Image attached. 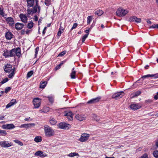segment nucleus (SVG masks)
Returning a JSON list of instances; mask_svg holds the SVG:
<instances>
[{
  "label": "nucleus",
  "mask_w": 158,
  "mask_h": 158,
  "mask_svg": "<svg viewBox=\"0 0 158 158\" xmlns=\"http://www.w3.org/2000/svg\"><path fill=\"white\" fill-rule=\"evenodd\" d=\"M61 33L62 32L61 31L59 30L57 33V35L59 36H60L61 34Z\"/></svg>",
  "instance_id": "nucleus-56"
},
{
  "label": "nucleus",
  "mask_w": 158,
  "mask_h": 158,
  "mask_svg": "<svg viewBox=\"0 0 158 158\" xmlns=\"http://www.w3.org/2000/svg\"><path fill=\"white\" fill-rule=\"evenodd\" d=\"M34 20L35 21H38V17L37 15H35L34 16Z\"/></svg>",
  "instance_id": "nucleus-59"
},
{
  "label": "nucleus",
  "mask_w": 158,
  "mask_h": 158,
  "mask_svg": "<svg viewBox=\"0 0 158 158\" xmlns=\"http://www.w3.org/2000/svg\"><path fill=\"white\" fill-rule=\"evenodd\" d=\"M130 107L131 109L134 110L139 109L141 107V106L139 105L138 104H131Z\"/></svg>",
  "instance_id": "nucleus-20"
},
{
  "label": "nucleus",
  "mask_w": 158,
  "mask_h": 158,
  "mask_svg": "<svg viewBox=\"0 0 158 158\" xmlns=\"http://www.w3.org/2000/svg\"><path fill=\"white\" fill-rule=\"evenodd\" d=\"M27 2V10L28 9H32V8H30V7L34 6V5L35 4L34 0H26Z\"/></svg>",
  "instance_id": "nucleus-14"
},
{
  "label": "nucleus",
  "mask_w": 158,
  "mask_h": 158,
  "mask_svg": "<svg viewBox=\"0 0 158 158\" xmlns=\"http://www.w3.org/2000/svg\"><path fill=\"white\" fill-rule=\"evenodd\" d=\"M10 102L13 105L16 102V99H12Z\"/></svg>",
  "instance_id": "nucleus-54"
},
{
  "label": "nucleus",
  "mask_w": 158,
  "mask_h": 158,
  "mask_svg": "<svg viewBox=\"0 0 158 158\" xmlns=\"http://www.w3.org/2000/svg\"><path fill=\"white\" fill-rule=\"evenodd\" d=\"M13 35L10 31L7 32L5 34V37L6 39L10 40L12 38Z\"/></svg>",
  "instance_id": "nucleus-23"
},
{
  "label": "nucleus",
  "mask_w": 158,
  "mask_h": 158,
  "mask_svg": "<svg viewBox=\"0 0 158 158\" xmlns=\"http://www.w3.org/2000/svg\"><path fill=\"white\" fill-rule=\"evenodd\" d=\"M33 23L31 22L27 24V27L29 29L31 28L33 26Z\"/></svg>",
  "instance_id": "nucleus-37"
},
{
  "label": "nucleus",
  "mask_w": 158,
  "mask_h": 158,
  "mask_svg": "<svg viewBox=\"0 0 158 158\" xmlns=\"http://www.w3.org/2000/svg\"><path fill=\"white\" fill-rule=\"evenodd\" d=\"M6 21L7 23L10 25L11 26H13L14 24V21L13 19L10 17L7 18L6 19Z\"/></svg>",
  "instance_id": "nucleus-21"
},
{
  "label": "nucleus",
  "mask_w": 158,
  "mask_h": 158,
  "mask_svg": "<svg viewBox=\"0 0 158 158\" xmlns=\"http://www.w3.org/2000/svg\"><path fill=\"white\" fill-rule=\"evenodd\" d=\"M34 140L36 143L40 142L42 140V138L41 136H37L35 137Z\"/></svg>",
  "instance_id": "nucleus-27"
},
{
  "label": "nucleus",
  "mask_w": 158,
  "mask_h": 158,
  "mask_svg": "<svg viewBox=\"0 0 158 158\" xmlns=\"http://www.w3.org/2000/svg\"><path fill=\"white\" fill-rule=\"evenodd\" d=\"M101 99L100 97H98L95 98H94L91 99L87 102L88 104H94L98 102Z\"/></svg>",
  "instance_id": "nucleus-13"
},
{
  "label": "nucleus",
  "mask_w": 158,
  "mask_h": 158,
  "mask_svg": "<svg viewBox=\"0 0 158 158\" xmlns=\"http://www.w3.org/2000/svg\"><path fill=\"white\" fill-rule=\"evenodd\" d=\"M39 47H37L35 49V57H36L37 56V54L38 52L39 51Z\"/></svg>",
  "instance_id": "nucleus-47"
},
{
  "label": "nucleus",
  "mask_w": 158,
  "mask_h": 158,
  "mask_svg": "<svg viewBox=\"0 0 158 158\" xmlns=\"http://www.w3.org/2000/svg\"><path fill=\"white\" fill-rule=\"evenodd\" d=\"M60 66H61L60 65V64H59L56 67V70H58V69H59L60 68Z\"/></svg>",
  "instance_id": "nucleus-58"
},
{
  "label": "nucleus",
  "mask_w": 158,
  "mask_h": 158,
  "mask_svg": "<svg viewBox=\"0 0 158 158\" xmlns=\"http://www.w3.org/2000/svg\"><path fill=\"white\" fill-rule=\"evenodd\" d=\"M11 89V88L10 87H7L5 89V92L6 93H7Z\"/></svg>",
  "instance_id": "nucleus-44"
},
{
  "label": "nucleus",
  "mask_w": 158,
  "mask_h": 158,
  "mask_svg": "<svg viewBox=\"0 0 158 158\" xmlns=\"http://www.w3.org/2000/svg\"><path fill=\"white\" fill-rule=\"evenodd\" d=\"M15 68H14V69L13 70H12L11 72V73H10L8 75V77L9 78H12L14 75L15 73Z\"/></svg>",
  "instance_id": "nucleus-32"
},
{
  "label": "nucleus",
  "mask_w": 158,
  "mask_h": 158,
  "mask_svg": "<svg viewBox=\"0 0 158 158\" xmlns=\"http://www.w3.org/2000/svg\"><path fill=\"white\" fill-rule=\"evenodd\" d=\"M44 127V133L46 136L51 137L54 135V131L49 126L45 125Z\"/></svg>",
  "instance_id": "nucleus-3"
},
{
  "label": "nucleus",
  "mask_w": 158,
  "mask_h": 158,
  "mask_svg": "<svg viewBox=\"0 0 158 158\" xmlns=\"http://www.w3.org/2000/svg\"><path fill=\"white\" fill-rule=\"evenodd\" d=\"M89 136V134H82L81 135V137L79 139V140L81 142H84L88 139Z\"/></svg>",
  "instance_id": "nucleus-11"
},
{
  "label": "nucleus",
  "mask_w": 158,
  "mask_h": 158,
  "mask_svg": "<svg viewBox=\"0 0 158 158\" xmlns=\"http://www.w3.org/2000/svg\"><path fill=\"white\" fill-rule=\"evenodd\" d=\"M24 25L23 23H17L15 24V28L17 30L21 29L24 27Z\"/></svg>",
  "instance_id": "nucleus-22"
},
{
  "label": "nucleus",
  "mask_w": 158,
  "mask_h": 158,
  "mask_svg": "<svg viewBox=\"0 0 158 158\" xmlns=\"http://www.w3.org/2000/svg\"><path fill=\"white\" fill-rule=\"evenodd\" d=\"M79 154L77 152H71L67 155V156L70 157H73L75 156H79Z\"/></svg>",
  "instance_id": "nucleus-28"
},
{
  "label": "nucleus",
  "mask_w": 158,
  "mask_h": 158,
  "mask_svg": "<svg viewBox=\"0 0 158 158\" xmlns=\"http://www.w3.org/2000/svg\"><path fill=\"white\" fill-rule=\"evenodd\" d=\"M30 31H31V30H27L26 31V34H29V33L30 32Z\"/></svg>",
  "instance_id": "nucleus-63"
},
{
  "label": "nucleus",
  "mask_w": 158,
  "mask_h": 158,
  "mask_svg": "<svg viewBox=\"0 0 158 158\" xmlns=\"http://www.w3.org/2000/svg\"><path fill=\"white\" fill-rule=\"evenodd\" d=\"M33 72L32 71H30L27 74V77L28 78L30 77L33 74Z\"/></svg>",
  "instance_id": "nucleus-41"
},
{
  "label": "nucleus",
  "mask_w": 158,
  "mask_h": 158,
  "mask_svg": "<svg viewBox=\"0 0 158 158\" xmlns=\"http://www.w3.org/2000/svg\"><path fill=\"white\" fill-rule=\"evenodd\" d=\"M50 122L52 125H54L56 123L57 121L55 120L54 118H52L50 120Z\"/></svg>",
  "instance_id": "nucleus-33"
},
{
  "label": "nucleus",
  "mask_w": 158,
  "mask_h": 158,
  "mask_svg": "<svg viewBox=\"0 0 158 158\" xmlns=\"http://www.w3.org/2000/svg\"><path fill=\"white\" fill-rule=\"evenodd\" d=\"M47 84L46 81H44L42 83H40V88L44 89V88Z\"/></svg>",
  "instance_id": "nucleus-30"
},
{
  "label": "nucleus",
  "mask_w": 158,
  "mask_h": 158,
  "mask_svg": "<svg viewBox=\"0 0 158 158\" xmlns=\"http://www.w3.org/2000/svg\"><path fill=\"white\" fill-rule=\"evenodd\" d=\"M35 4L32 7V9H28L27 10L28 14L29 15H32L33 14L36 13L37 12L38 14H39L40 10L41 7L39 5V0H35Z\"/></svg>",
  "instance_id": "nucleus-1"
},
{
  "label": "nucleus",
  "mask_w": 158,
  "mask_h": 158,
  "mask_svg": "<svg viewBox=\"0 0 158 158\" xmlns=\"http://www.w3.org/2000/svg\"><path fill=\"white\" fill-rule=\"evenodd\" d=\"M46 29H47V27H45L43 31H42V33H43V34H44L45 33V30H46Z\"/></svg>",
  "instance_id": "nucleus-61"
},
{
  "label": "nucleus",
  "mask_w": 158,
  "mask_h": 158,
  "mask_svg": "<svg viewBox=\"0 0 158 158\" xmlns=\"http://www.w3.org/2000/svg\"><path fill=\"white\" fill-rule=\"evenodd\" d=\"M139 158H148V155L147 153H145Z\"/></svg>",
  "instance_id": "nucleus-49"
},
{
  "label": "nucleus",
  "mask_w": 158,
  "mask_h": 158,
  "mask_svg": "<svg viewBox=\"0 0 158 158\" xmlns=\"http://www.w3.org/2000/svg\"><path fill=\"white\" fill-rule=\"evenodd\" d=\"M0 145L3 148H8L12 145L11 142H9L8 141H3L0 142Z\"/></svg>",
  "instance_id": "nucleus-10"
},
{
  "label": "nucleus",
  "mask_w": 158,
  "mask_h": 158,
  "mask_svg": "<svg viewBox=\"0 0 158 158\" xmlns=\"http://www.w3.org/2000/svg\"><path fill=\"white\" fill-rule=\"evenodd\" d=\"M14 141L15 143H18L19 145L21 146H22L23 145V143L18 140L16 139L14 140Z\"/></svg>",
  "instance_id": "nucleus-39"
},
{
  "label": "nucleus",
  "mask_w": 158,
  "mask_h": 158,
  "mask_svg": "<svg viewBox=\"0 0 158 158\" xmlns=\"http://www.w3.org/2000/svg\"><path fill=\"white\" fill-rule=\"evenodd\" d=\"M48 100L50 102H53V99L52 97H48Z\"/></svg>",
  "instance_id": "nucleus-53"
},
{
  "label": "nucleus",
  "mask_w": 158,
  "mask_h": 158,
  "mask_svg": "<svg viewBox=\"0 0 158 158\" xmlns=\"http://www.w3.org/2000/svg\"><path fill=\"white\" fill-rule=\"evenodd\" d=\"M141 93V92L140 91H136L132 94L133 96L132 97V98H134L135 97H136L140 95Z\"/></svg>",
  "instance_id": "nucleus-25"
},
{
  "label": "nucleus",
  "mask_w": 158,
  "mask_h": 158,
  "mask_svg": "<svg viewBox=\"0 0 158 158\" xmlns=\"http://www.w3.org/2000/svg\"><path fill=\"white\" fill-rule=\"evenodd\" d=\"M135 22L137 23H140L141 22V19L140 18H138L136 17Z\"/></svg>",
  "instance_id": "nucleus-50"
},
{
  "label": "nucleus",
  "mask_w": 158,
  "mask_h": 158,
  "mask_svg": "<svg viewBox=\"0 0 158 158\" xmlns=\"http://www.w3.org/2000/svg\"><path fill=\"white\" fill-rule=\"evenodd\" d=\"M8 80L9 79L7 78H6L4 79L3 80L0 82V84L2 85L7 82L8 81Z\"/></svg>",
  "instance_id": "nucleus-43"
},
{
  "label": "nucleus",
  "mask_w": 158,
  "mask_h": 158,
  "mask_svg": "<svg viewBox=\"0 0 158 158\" xmlns=\"http://www.w3.org/2000/svg\"><path fill=\"white\" fill-rule=\"evenodd\" d=\"M3 8L2 6H0V15H3Z\"/></svg>",
  "instance_id": "nucleus-45"
},
{
  "label": "nucleus",
  "mask_w": 158,
  "mask_h": 158,
  "mask_svg": "<svg viewBox=\"0 0 158 158\" xmlns=\"http://www.w3.org/2000/svg\"><path fill=\"white\" fill-rule=\"evenodd\" d=\"M124 95V93L123 91L117 92L113 94L112 96V98L116 100L119 99L121 98Z\"/></svg>",
  "instance_id": "nucleus-6"
},
{
  "label": "nucleus",
  "mask_w": 158,
  "mask_h": 158,
  "mask_svg": "<svg viewBox=\"0 0 158 158\" xmlns=\"http://www.w3.org/2000/svg\"><path fill=\"white\" fill-rule=\"evenodd\" d=\"M13 105L11 103V102H10L7 105H6V108H8L10 107L11 106H12Z\"/></svg>",
  "instance_id": "nucleus-51"
},
{
  "label": "nucleus",
  "mask_w": 158,
  "mask_h": 158,
  "mask_svg": "<svg viewBox=\"0 0 158 158\" xmlns=\"http://www.w3.org/2000/svg\"><path fill=\"white\" fill-rule=\"evenodd\" d=\"M128 13V11L127 10L119 8L116 11V14L118 16L123 17L125 16Z\"/></svg>",
  "instance_id": "nucleus-4"
},
{
  "label": "nucleus",
  "mask_w": 158,
  "mask_h": 158,
  "mask_svg": "<svg viewBox=\"0 0 158 158\" xmlns=\"http://www.w3.org/2000/svg\"><path fill=\"white\" fill-rule=\"evenodd\" d=\"M92 16H89L87 17V24H89L91 21L92 20Z\"/></svg>",
  "instance_id": "nucleus-34"
},
{
  "label": "nucleus",
  "mask_w": 158,
  "mask_h": 158,
  "mask_svg": "<svg viewBox=\"0 0 158 158\" xmlns=\"http://www.w3.org/2000/svg\"><path fill=\"white\" fill-rule=\"evenodd\" d=\"M6 134L7 133L6 131L0 130V135L3 136H5L6 135Z\"/></svg>",
  "instance_id": "nucleus-35"
},
{
  "label": "nucleus",
  "mask_w": 158,
  "mask_h": 158,
  "mask_svg": "<svg viewBox=\"0 0 158 158\" xmlns=\"http://www.w3.org/2000/svg\"><path fill=\"white\" fill-rule=\"evenodd\" d=\"M74 69V68L72 69V72L70 75L71 78L72 79H75L76 78L75 75L76 71Z\"/></svg>",
  "instance_id": "nucleus-24"
},
{
  "label": "nucleus",
  "mask_w": 158,
  "mask_h": 158,
  "mask_svg": "<svg viewBox=\"0 0 158 158\" xmlns=\"http://www.w3.org/2000/svg\"><path fill=\"white\" fill-rule=\"evenodd\" d=\"M4 92L2 91H0V97L2 96V95L4 94Z\"/></svg>",
  "instance_id": "nucleus-62"
},
{
  "label": "nucleus",
  "mask_w": 158,
  "mask_h": 158,
  "mask_svg": "<svg viewBox=\"0 0 158 158\" xmlns=\"http://www.w3.org/2000/svg\"><path fill=\"white\" fill-rule=\"evenodd\" d=\"M4 70L5 72L10 73L14 69L11 64H7L4 66Z\"/></svg>",
  "instance_id": "nucleus-9"
},
{
  "label": "nucleus",
  "mask_w": 158,
  "mask_h": 158,
  "mask_svg": "<svg viewBox=\"0 0 158 158\" xmlns=\"http://www.w3.org/2000/svg\"><path fill=\"white\" fill-rule=\"evenodd\" d=\"M93 117L95 120L97 122L99 121L100 120L99 117L95 114H93Z\"/></svg>",
  "instance_id": "nucleus-36"
},
{
  "label": "nucleus",
  "mask_w": 158,
  "mask_h": 158,
  "mask_svg": "<svg viewBox=\"0 0 158 158\" xmlns=\"http://www.w3.org/2000/svg\"><path fill=\"white\" fill-rule=\"evenodd\" d=\"M25 31L24 30H22L21 31V35H24L25 34Z\"/></svg>",
  "instance_id": "nucleus-60"
},
{
  "label": "nucleus",
  "mask_w": 158,
  "mask_h": 158,
  "mask_svg": "<svg viewBox=\"0 0 158 158\" xmlns=\"http://www.w3.org/2000/svg\"><path fill=\"white\" fill-rule=\"evenodd\" d=\"M153 155L154 157L156 158H158V151L155 150L153 153Z\"/></svg>",
  "instance_id": "nucleus-38"
},
{
  "label": "nucleus",
  "mask_w": 158,
  "mask_h": 158,
  "mask_svg": "<svg viewBox=\"0 0 158 158\" xmlns=\"http://www.w3.org/2000/svg\"><path fill=\"white\" fill-rule=\"evenodd\" d=\"M35 156H39L41 157H44L47 156V155L45 154H44L43 152L40 151H39L36 152L34 154Z\"/></svg>",
  "instance_id": "nucleus-19"
},
{
  "label": "nucleus",
  "mask_w": 158,
  "mask_h": 158,
  "mask_svg": "<svg viewBox=\"0 0 158 158\" xmlns=\"http://www.w3.org/2000/svg\"><path fill=\"white\" fill-rule=\"evenodd\" d=\"M9 57H15L16 56L18 58H19L21 56V49L18 47L16 48H13L10 50Z\"/></svg>",
  "instance_id": "nucleus-2"
},
{
  "label": "nucleus",
  "mask_w": 158,
  "mask_h": 158,
  "mask_svg": "<svg viewBox=\"0 0 158 158\" xmlns=\"http://www.w3.org/2000/svg\"><path fill=\"white\" fill-rule=\"evenodd\" d=\"M19 17L21 21L24 23H27V17L25 15L23 14H20L19 15Z\"/></svg>",
  "instance_id": "nucleus-16"
},
{
  "label": "nucleus",
  "mask_w": 158,
  "mask_h": 158,
  "mask_svg": "<svg viewBox=\"0 0 158 158\" xmlns=\"http://www.w3.org/2000/svg\"><path fill=\"white\" fill-rule=\"evenodd\" d=\"M64 115L66 116L69 120H72L73 119V114L71 111L68 112H65Z\"/></svg>",
  "instance_id": "nucleus-17"
},
{
  "label": "nucleus",
  "mask_w": 158,
  "mask_h": 158,
  "mask_svg": "<svg viewBox=\"0 0 158 158\" xmlns=\"http://www.w3.org/2000/svg\"><path fill=\"white\" fill-rule=\"evenodd\" d=\"M44 3L47 6H49L51 4V0H45Z\"/></svg>",
  "instance_id": "nucleus-42"
},
{
  "label": "nucleus",
  "mask_w": 158,
  "mask_h": 158,
  "mask_svg": "<svg viewBox=\"0 0 158 158\" xmlns=\"http://www.w3.org/2000/svg\"><path fill=\"white\" fill-rule=\"evenodd\" d=\"M33 103L34 104L35 108H37L40 105L41 101L40 99L38 98H36L34 99Z\"/></svg>",
  "instance_id": "nucleus-8"
},
{
  "label": "nucleus",
  "mask_w": 158,
  "mask_h": 158,
  "mask_svg": "<svg viewBox=\"0 0 158 158\" xmlns=\"http://www.w3.org/2000/svg\"><path fill=\"white\" fill-rule=\"evenodd\" d=\"M15 127V126L13 124H5L2 126V128L5 129H11Z\"/></svg>",
  "instance_id": "nucleus-15"
},
{
  "label": "nucleus",
  "mask_w": 158,
  "mask_h": 158,
  "mask_svg": "<svg viewBox=\"0 0 158 158\" xmlns=\"http://www.w3.org/2000/svg\"><path fill=\"white\" fill-rule=\"evenodd\" d=\"M10 51H9L7 50H5L4 51V53H3V55L5 58L9 57V54H10Z\"/></svg>",
  "instance_id": "nucleus-26"
},
{
  "label": "nucleus",
  "mask_w": 158,
  "mask_h": 158,
  "mask_svg": "<svg viewBox=\"0 0 158 158\" xmlns=\"http://www.w3.org/2000/svg\"><path fill=\"white\" fill-rule=\"evenodd\" d=\"M150 77H154V78H158V73H156L154 74H148L143 76L141 78H140L139 80L137 81L136 82V83L139 82H140L141 83H142V82L143 81V80H142V79H143L145 78Z\"/></svg>",
  "instance_id": "nucleus-5"
},
{
  "label": "nucleus",
  "mask_w": 158,
  "mask_h": 158,
  "mask_svg": "<svg viewBox=\"0 0 158 158\" xmlns=\"http://www.w3.org/2000/svg\"><path fill=\"white\" fill-rule=\"evenodd\" d=\"M158 24H154L152 26L150 27V28H157Z\"/></svg>",
  "instance_id": "nucleus-52"
},
{
  "label": "nucleus",
  "mask_w": 158,
  "mask_h": 158,
  "mask_svg": "<svg viewBox=\"0 0 158 158\" xmlns=\"http://www.w3.org/2000/svg\"><path fill=\"white\" fill-rule=\"evenodd\" d=\"M103 13V12L102 10H98L95 12V14L98 16L101 15Z\"/></svg>",
  "instance_id": "nucleus-29"
},
{
  "label": "nucleus",
  "mask_w": 158,
  "mask_h": 158,
  "mask_svg": "<svg viewBox=\"0 0 158 158\" xmlns=\"http://www.w3.org/2000/svg\"><path fill=\"white\" fill-rule=\"evenodd\" d=\"M89 35V34H86L82 38V42L83 43L85 41V39L87 38Z\"/></svg>",
  "instance_id": "nucleus-40"
},
{
  "label": "nucleus",
  "mask_w": 158,
  "mask_h": 158,
  "mask_svg": "<svg viewBox=\"0 0 158 158\" xmlns=\"http://www.w3.org/2000/svg\"><path fill=\"white\" fill-rule=\"evenodd\" d=\"M77 26V24L76 23H75L73 24L72 28L71 29V30H72L73 29L76 28Z\"/></svg>",
  "instance_id": "nucleus-48"
},
{
  "label": "nucleus",
  "mask_w": 158,
  "mask_h": 158,
  "mask_svg": "<svg viewBox=\"0 0 158 158\" xmlns=\"http://www.w3.org/2000/svg\"><path fill=\"white\" fill-rule=\"evenodd\" d=\"M154 98L155 100L158 99V92L157 93V94L154 96Z\"/></svg>",
  "instance_id": "nucleus-55"
},
{
  "label": "nucleus",
  "mask_w": 158,
  "mask_h": 158,
  "mask_svg": "<svg viewBox=\"0 0 158 158\" xmlns=\"http://www.w3.org/2000/svg\"><path fill=\"white\" fill-rule=\"evenodd\" d=\"M42 19H43V18L42 17H40V18L39 20V22H38L39 25L40 23H42Z\"/></svg>",
  "instance_id": "nucleus-57"
},
{
  "label": "nucleus",
  "mask_w": 158,
  "mask_h": 158,
  "mask_svg": "<svg viewBox=\"0 0 158 158\" xmlns=\"http://www.w3.org/2000/svg\"><path fill=\"white\" fill-rule=\"evenodd\" d=\"M76 118L80 121H82L85 119L86 117L84 115L77 114L75 116Z\"/></svg>",
  "instance_id": "nucleus-18"
},
{
  "label": "nucleus",
  "mask_w": 158,
  "mask_h": 158,
  "mask_svg": "<svg viewBox=\"0 0 158 158\" xmlns=\"http://www.w3.org/2000/svg\"><path fill=\"white\" fill-rule=\"evenodd\" d=\"M66 51H63L61 52H60L59 55V56H64L66 53Z\"/></svg>",
  "instance_id": "nucleus-46"
},
{
  "label": "nucleus",
  "mask_w": 158,
  "mask_h": 158,
  "mask_svg": "<svg viewBox=\"0 0 158 158\" xmlns=\"http://www.w3.org/2000/svg\"><path fill=\"white\" fill-rule=\"evenodd\" d=\"M105 158H116L114 157H108V156H106Z\"/></svg>",
  "instance_id": "nucleus-64"
},
{
  "label": "nucleus",
  "mask_w": 158,
  "mask_h": 158,
  "mask_svg": "<svg viewBox=\"0 0 158 158\" xmlns=\"http://www.w3.org/2000/svg\"><path fill=\"white\" fill-rule=\"evenodd\" d=\"M35 125L34 123H30L23 124L19 126V127L21 128H25L27 129L29 128H31V127H33Z\"/></svg>",
  "instance_id": "nucleus-12"
},
{
  "label": "nucleus",
  "mask_w": 158,
  "mask_h": 158,
  "mask_svg": "<svg viewBox=\"0 0 158 158\" xmlns=\"http://www.w3.org/2000/svg\"><path fill=\"white\" fill-rule=\"evenodd\" d=\"M57 126L59 128L64 129H68L71 127L70 125L64 123H60Z\"/></svg>",
  "instance_id": "nucleus-7"
},
{
  "label": "nucleus",
  "mask_w": 158,
  "mask_h": 158,
  "mask_svg": "<svg viewBox=\"0 0 158 158\" xmlns=\"http://www.w3.org/2000/svg\"><path fill=\"white\" fill-rule=\"evenodd\" d=\"M136 19V17L135 16H131L130 17L128 20L129 21L133 22L135 21V19Z\"/></svg>",
  "instance_id": "nucleus-31"
}]
</instances>
